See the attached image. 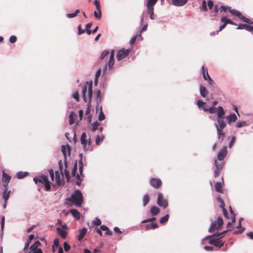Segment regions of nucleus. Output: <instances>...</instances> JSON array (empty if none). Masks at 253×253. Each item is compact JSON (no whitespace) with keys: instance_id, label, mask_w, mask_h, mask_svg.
Masks as SVG:
<instances>
[{"instance_id":"1","label":"nucleus","mask_w":253,"mask_h":253,"mask_svg":"<svg viewBox=\"0 0 253 253\" xmlns=\"http://www.w3.org/2000/svg\"><path fill=\"white\" fill-rule=\"evenodd\" d=\"M225 119V111L220 110V112L217 114L216 117L217 123L214 124L217 131V137L218 139L220 140V142L223 140L225 136V133L223 132L222 131V129L225 128L226 126Z\"/></svg>"},{"instance_id":"2","label":"nucleus","mask_w":253,"mask_h":253,"mask_svg":"<svg viewBox=\"0 0 253 253\" xmlns=\"http://www.w3.org/2000/svg\"><path fill=\"white\" fill-rule=\"evenodd\" d=\"M82 96L85 102H87L89 106L90 105V101L92 95V82H87L86 84L82 86Z\"/></svg>"},{"instance_id":"3","label":"nucleus","mask_w":253,"mask_h":253,"mask_svg":"<svg viewBox=\"0 0 253 253\" xmlns=\"http://www.w3.org/2000/svg\"><path fill=\"white\" fill-rule=\"evenodd\" d=\"M67 202H71L76 206L80 207L84 201L82 193L79 190H75L71 196L67 199Z\"/></svg>"},{"instance_id":"4","label":"nucleus","mask_w":253,"mask_h":253,"mask_svg":"<svg viewBox=\"0 0 253 253\" xmlns=\"http://www.w3.org/2000/svg\"><path fill=\"white\" fill-rule=\"evenodd\" d=\"M33 180L36 184H37L38 182L43 184L46 191L49 190L51 188L50 182L48 181L47 176L42 175L35 177L33 178Z\"/></svg>"},{"instance_id":"5","label":"nucleus","mask_w":253,"mask_h":253,"mask_svg":"<svg viewBox=\"0 0 253 253\" xmlns=\"http://www.w3.org/2000/svg\"><path fill=\"white\" fill-rule=\"evenodd\" d=\"M158 0H147L146 4L147 12L148 14L150 15L151 19L154 20L153 17L154 14V6L155 5Z\"/></svg>"},{"instance_id":"6","label":"nucleus","mask_w":253,"mask_h":253,"mask_svg":"<svg viewBox=\"0 0 253 253\" xmlns=\"http://www.w3.org/2000/svg\"><path fill=\"white\" fill-rule=\"evenodd\" d=\"M223 224V220L221 217H218L217 220H214L211 223L209 229L210 232H213L215 229L220 228Z\"/></svg>"},{"instance_id":"7","label":"nucleus","mask_w":253,"mask_h":253,"mask_svg":"<svg viewBox=\"0 0 253 253\" xmlns=\"http://www.w3.org/2000/svg\"><path fill=\"white\" fill-rule=\"evenodd\" d=\"M157 204L160 207H163L164 209H166L168 206V200L166 199H164L163 195L161 193L158 194Z\"/></svg>"},{"instance_id":"8","label":"nucleus","mask_w":253,"mask_h":253,"mask_svg":"<svg viewBox=\"0 0 253 253\" xmlns=\"http://www.w3.org/2000/svg\"><path fill=\"white\" fill-rule=\"evenodd\" d=\"M114 56H115V52L114 50H112L111 52V53L110 54V58H109V60L108 61V64L105 65V66L103 69V72L104 74L106 72L107 69V65L108 66V68L109 69H112V68L114 65V62H115Z\"/></svg>"},{"instance_id":"9","label":"nucleus","mask_w":253,"mask_h":253,"mask_svg":"<svg viewBox=\"0 0 253 253\" xmlns=\"http://www.w3.org/2000/svg\"><path fill=\"white\" fill-rule=\"evenodd\" d=\"M130 51L129 49H125L124 48L119 50L116 56L117 60L120 61L126 58L129 54Z\"/></svg>"},{"instance_id":"10","label":"nucleus","mask_w":253,"mask_h":253,"mask_svg":"<svg viewBox=\"0 0 253 253\" xmlns=\"http://www.w3.org/2000/svg\"><path fill=\"white\" fill-rule=\"evenodd\" d=\"M203 109L205 112H208L209 113L211 114H214L215 113H218L220 112V110L224 111L223 107L221 106H219L218 107H204L203 108Z\"/></svg>"},{"instance_id":"11","label":"nucleus","mask_w":253,"mask_h":253,"mask_svg":"<svg viewBox=\"0 0 253 253\" xmlns=\"http://www.w3.org/2000/svg\"><path fill=\"white\" fill-rule=\"evenodd\" d=\"M227 154V147L224 146L217 154V158L219 161H222Z\"/></svg>"},{"instance_id":"12","label":"nucleus","mask_w":253,"mask_h":253,"mask_svg":"<svg viewBox=\"0 0 253 253\" xmlns=\"http://www.w3.org/2000/svg\"><path fill=\"white\" fill-rule=\"evenodd\" d=\"M77 171V166L76 165H75L74 168L72 169V175L73 177H75L77 179V181L76 182V184L78 185V186H80L82 183V181L83 179L81 178L80 176L78 173H77L76 174Z\"/></svg>"},{"instance_id":"13","label":"nucleus","mask_w":253,"mask_h":253,"mask_svg":"<svg viewBox=\"0 0 253 253\" xmlns=\"http://www.w3.org/2000/svg\"><path fill=\"white\" fill-rule=\"evenodd\" d=\"M214 165L216 167V169L214 171V177H216L218 175L219 171L221 170L223 167V162H218L216 160L214 161Z\"/></svg>"},{"instance_id":"14","label":"nucleus","mask_w":253,"mask_h":253,"mask_svg":"<svg viewBox=\"0 0 253 253\" xmlns=\"http://www.w3.org/2000/svg\"><path fill=\"white\" fill-rule=\"evenodd\" d=\"M150 184L155 188H158L161 185L162 181L159 178H152L150 180Z\"/></svg>"},{"instance_id":"15","label":"nucleus","mask_w":253,"mask_h":253,"mask_svg":"<svg viewBox=\"0 0 253 253\" xmlns=\"http://www.w3.org/2000/svg\"><path fill=\"white\" fill-rule=\"evenodd\" d=\"M11 176L7 175L4 171L2 172V184L4 188H7V186L10 180Z\"/></svg>"},{"instance_id":"16","label":"nucleus","mask_w":253,"mask_h":253,"mask_svg":"<svg viewBox=\"0 0 253 253\" xmlns=\"http://www.w3.org/2000/svg\"><path fill=\"white\" fill-rule=\"evenodd\" d=\"M209 243L219 248L222 247L224 244L222 241H218L214 238L211 239L209 241Z\"/></svg>"},{"instance_id":"17","label":"nucleus","mask_w":253,"mask_h":253,"mask_svg":"<svg viewBox=\"0 0 253 253\" xmlns=\"http://www.w3.org/2000/svg\"><path fill=\"white\" fill-rule=\"evenodd\" d=\"M237 29H245L249 32H253V26L248 25L246 24H240Z\"/></svg>"},{"instance_id":"18","label":"nucleus","mask_w":253,"mask_h":253,"mask_svg":"<svg viewBox=\"0 0 253 253\" xmlns=\"http://www.w3.org/2000/svg\"><path fill=\"white\" fill-rule=\"evenodd\" d=\"M229 209H230V212L231 214L232 223L231 222H228L227 224V227L228 228V230H230L232 228V223L235 222V221H236L235 215V214L233 213V211H232V210L231 209V207H230Z\"/></svg>"},{"instance_id":"19","label":"nucleus","mask_w":253,"mask_h":253,"mask_svg":"<svg viewBox=\"0 0 253 253\" xmlns=\"http://www.w3.org/2000/svg\"><path fill=\"white\" fill-rule=\"evenodd\" d=\"M225 118L227 120V123L229 124L232 122H235L237 119V117L236 114L234 113L230 114V115L225 117Z\"/></svg>"},{"instance_id":"20","label":"nucleus","mask_w":253,"mask_h":253,"mask_svg":"<svg viewBox=\"0 0 253 253\" xmlns=\"http://www.w3.org/2000/svg\"><path fill=\"white\" fill-rule=\"evenodd\" d=\"M187 2V0H172V3L176 6H182Z\"/></svg>"},{"instance_id":"21","label":"nucleus","mask_w":253,"mask_h":253,"mask_svg":"<svg viewBox=\"0 0 253 253\" xmlns=\"http://www.w3.org/2000/svg\"><path fill=\"white\" fill-rule=\"evenodd\" d=\"M61 150L65 158H66L67 154H69L70 152V148L69 145H62Z\"/></svg>"},{"instance_id":"22","label":"nucleus","mask_w":253,"mask_h":253,"mask_svg":"<svg viewBox=\"0 0 253 253\" xmlns=\"http://www.w3.org/2000/svg\"><path fill=\"white\" fill-rule=\"evenodd\" d=\"M150 212L152 215L155 216L159 213L160 212V209L158 207L154 206L151 207Z\"/></svg>"},{"instance_id":"23","label":"nucleus","mask_w":253,"mask_h":253,"mask_svg":"<svg viewBox=\"0 0 253 253\" xmlns=\"http://www.w3.org/2000/svg\"><path fill=\"white\" fill-rule=\"evenodd\" d=\"M87 229L85 227L83 228L82 229L79 230V235L78 236V240L81 241L85 235L87 233Z\"/></svg>"},{"instance_id":"24","label":"nucleus","mask_w":253,"mask_h":253,"mask_svg":"<svg viewBox=\"0 0 253 253\" xmlns=\"http://www.w3.org/2000/svg\"><path fill=\"white\" fill-rule=\"evenodd\" d=\"M57 232L58 234L63 238H65L67 233L66 231L64 230L62 228L60 227H57L56 228Z\"/></svg>"},{"instance_id":"25","label":"nucleus","mask_w":253,"mask_h":253,"mask_svg":"<svg viewBox=\"0 0 253 253\" xmlns=\"http://www.w3.org/2000/svg\"><path fill=\"white\" fill-rule=\"evenodd\" d=\"M214 188L216 192L220 193H223L222 184L221 182H216L215 184Z\"/></svg>"},{"instance_id":"26","label":"nucleus","mask_w":253,"mask_h":253,"mask_svg":"<svg viewBox=\"0 0 253 253\" xmlns=\"http://www.w3.org/2000/svg\"><path fill=\"white\" fill-rule=\"evenodd\" d=\"M70 212L71 213L72 215L77 219H79L80 218V213L76 209H71L70 210Z\"/></svg>"},{"instance_id":"27","label":"nucleus","mask_w":253,"mask_h":253,"mask_svg":"<svg viewBox=\"0 0 253 253\" xmlns=\"http://www.w3.org/2000/svg\"><path fill=\"white\" fill-rule=\"evenodd\" d=\"M9 193L10 191H7V188H4L2 193V198L5 203H7V201L9 198Z\"/></svg>"},{"instance_id":"28","label":"nucleus","mask_w":253,"mask_h":253,"mask_svg":"<svg viewBox=\"0 0 253 253\" xmlns=\"http://www.w3.org/2000/svg\"><path fill=\"white\" fill-rule=\"evenodd\" d=\"M81 142L83 145L85 147L87 144V139H86V134L85 132H83L81 137Z\"/></svg>"},{"instance_id":"29","label":"nucleus","mask_w":253,"mask_h":253,"mask_svg":"<svg viewBox=\"0 0 253 253\" xmlns=\"http://www.w3.org/2000/svg\"><path fill=\"white\" fill-rule=\"evenodd\" d=\"M200 92L201 96L205 98L208 93V91L204 86L201 85L200 87Z\"/></svg>"},{"instance_id":"30","label":"nucleus","mask_w":253,"mask_h":253,"mask_svg":"<svg viewBox=\"0 0 253 253\" xmlns=\"http://www.w3.org/2000/svg\"><path fill=\"white\" fill-rule=\"evenodd\" d=\"M248 126V124L246 121H238L236 124L235 126L237 128H240L244 126Z\"/></svg>"},{"instance_id":"31","label":"nucleus","mask_w":253,"mask_h":253,"mask_svg":"<svg viewBox=\"0 0 253 253\" xmlns=\"http://www.w3.org/2000/svg\"><path fill=\"white\" fill-rule=\"evenodd\" d=\"M202 74L203 78L205 80L207 81L208 79H210V76H209L208 70L204 68V66H202Z\"/></svg>"},{"instance_id":"32","label":"nucleus","mask_w":253,"mask_h":253,"mask_svg":"<svg viewBox=\"0 0 253 253\" xmlns=\"http://www.w3.org/2000/svg\"><path fill=\"white\" fill-rule=\"evenodd\" d=\"M28 174L29 173L27 171H19L16 173V176L18 179H22L27 176Z\"/></svg>"},{"instance_id":"33","label":"nucleus","mask_w":253,"mask_h":253,"mask_svg":"<svg viewBox=\"0 0 253 253\" xmlns=\"http://www.w3.org/2000/svg\"><path fill=\"white\" fill-rule=\"evenodd\" d=\"M40 244V242L39 241H37L34 244L32 245L30 248L31 251L34 253L35 252L37 251L38 245Z\"/></svg>"},{"instance_id":"34","label":"nucleus","mask_w":253,"mask_h":253,"mask_svg":"<svg viewBox=\"0 0 253 253\" xmlns=\"http://www.w3.org/2000/svg\"><path fill=\"white\" fill-rule=\"evenodd\" d=\"M55 180L57 184H60L61 182V176L58 171H55Z\"/></svg>"},{"instance_id":"35","label":"nucleus","mask_w":253,"mask_h":253,"mask_svg":"<svg viewBox=\"0 0 253 253\" xmlns=\"http://www.w3.org/2000/svg\"><path fill=\"white\" fill-rule=\"evenodd\" d=\"M76 116V114L74 112L72 111L70 113L69 115V124L70 125L74 123Z\"/></svg>"},{"instance_id":"36","label":"nucleus","mask_w":253,"mask_h":253,"mask_svg":"<svg viewBox=\"0 0 253 253\" xmlns=\"http://www.w3.org/2000/svg\"><path fill=\"white\" fill-rule=\"evenodd\" d=\"M150 201V197L148 194H145L142 198V205L146 206Z\"/></svg>"},{"instance_id":"37","label":"nucleus","mask_w":253,"mask_h":253,"mask_svg":"<svg viewBox=\"0 0 253 253\" xmlns=\"http://www.w3.org/2000/svg\"><path fill=\"white\" fill-rule=\"evenodd\" d=\"M100 229L103 231H106V234L107 235H110L112 233V232L110 231L109 228L106 225H101L100 226Z\"/></svg>"},{"instance_id":"38","label":"nucleus","mask_w":253,"mask_h":253,"mask_svg":"<svg viewBox=\"0 0 253 253\" xmlns=\"http://www.w3.org/2000/svg\"><path fill=\"white\" fill-rule=\"evenodd\" d=\"M220 20H221V22H224L225 24H232V25H236L234 22L232 21L230 19H226L224 17H222L220 18Z\"/></svg>"},{"instance_id":"39","label":"nucleus","mask_w":253,"mask_h":253,"mask_svg":"<svg viewBox=\"0 0 253 253\" xmlns=\"http://www.w3.org/2000/svg\"><path fill=\"white\" fill-rule=\"evenodd\" d=\"M104 138V135H97L95 137V143L96 145H99L101 142H102Z\"/></svg>"},{"instance_id":"40","label":"nucleus","mask_w":253,"mask_h":253,"mask_svg":"<svg viewBox=\"0 0 253 253\" xmlns=\"http://www.w3.org/2000/svg\"><path fill=\"white\" fill-rule=\"evenodd\" d=\"M217 200L219 201V202L220 204V207L223 209V211L224 213V215L225 217H227V212L226 211L224 207V202L223 201L220 199V198H217Z\"/></svg>"},{"instance_id":"41","label":"nucleus","mask_w":253,"mask_h":253,"mask_svg":"<svg viewBox=\"0 0 253 253\" xmlns=\"http://www.w3.org/2000/svg\"><path fill=\"white\" fill-rule=\"evenodd\" d=\"M100 125V123L98 121H95L91 124L92 130L95 131L98 128V126Z\"/></svg>"},{"instance_id":"42","label":"nucleus","mask_w":253,"mask_h":253,"mask_svg":"<svg viewBox=\"0 0 253 253\" xmlns=\"http://www.w3.org/2000/svg\"><path fill=\"white\" fill-rule=\"evenodd\" d=\"M169 218V215L168 214H167L164 216L162 217L160 219V222L162 224H164L168 221Z\"/></svg>"},{"instance_id":"43","label":"nucleus","mask_w":253,"mask_h":253,"mask_svg":"<svg viewBox=\"0 0 253 253\" xmlns=\"http://www.w3.org/2000/svg\"><path fill=\"white\" fill-rule=\"evenodd\" d=\"M65 166L66 168L67 167L66 162L65 163ZM63 174H65V177H66L67 180L69 181V179L70 178V175L69 172L67 170L66 168L63 170Z\"/></svg>"},{"instance_id":"44","label":"nucleus","mask_w":253,"mask_h":253,"mask_svg":"<svg viewBox=\"0 0 253 253\" xmlns=\"http://www.w3.org/2000/svg\"><path fill=\"white\" fill-rule=\"evenodd\" d=\"M95 93L96 95V102L100 103L101 101V91L100 90H97Z\"/></svg>"},{"instance_id":"45","label":"nucleus","mask_w":253,"mask_h":253,"mask_svg":"<svg viewBox=\"0 0 253 253\" xmlns=\"http://www.w3.org/2000/svg\"><path fill=\"white\" fill-rule=\"evenodd\" d=\"M94 16L96 18L100 19L101 18L102 13L101 10L99 9V11H94L93 12Z\"/></svg>"},{"instance_id":"46","label":"nucleus","mask_w":253,"mask_h":253,"mask_svg":"<svg viewBox=\"0 0 253 253\" xmlns=\"http://www.w3.org/2000/svg\"><path fill=\"white\" fill-rule=\"evenodd\" d=\"M105 115H104V113L103 112V111L101 110V111H100L99 113L98 120L100 121H102L104 120H105Z\"/></svg>"},{"instance_id":"47","label":"nucleus","mask_w":253,"mask_h":253,"mask_svg":"<svg viewBox=\"0 0 253 253\" xmlns=\"http://www.w3.org/2000/svg\"><path fill=\"white\" fill-rule=\"evenodd\" d=\"M207 3L205 0H203L202 1V8L204 11H208V7H207Z\"/></svg>"},{"instance_id":"48","label":"nucleus","mask_w":253,"mask_h":253,"mask_svg":"<svg viewBox=\"0 0 253 253\" xmlns=\"http://www.w3.org/2000/svg\"><path fill=\"white\" fill-rule=\"evenodd\" d=\"M94 4L96 6L97 10L99 11V9H101L100 1L98 0H95L94 1Z\"/></svg>"},{"instance_id":"49","label":"nucleus","mask_w":253,"mask_h":253,"mask_svg":"<svg viewBox=\"0 0 253 253\" xmlns=\"http://www.w3.org/2000/svg\"><path fill=\"white\" fill-rule=\"evenodd\" d=\"M241 20L244 22L249 23V24L253 23V22H252V21L250 19L245 17L244 15H243V16L242 17Z\"/></svg>"},{"instance_id":"50","label":"nucleus","mask_w":253,"mask_h":253,"mask_svg":"<svg viewBox=\"0 0 253 253\" xmlns=\"http://www.w3.org/2000/svg\"><path fill=\"white\" fill-rule=\"evenodd\" d=\"M109 54V51L108 50H105L103 51L100 55V58L101 59H104L106 56Z\"/></svg>"},{"instance_id":"51","label":"nucleus","mask_w":253,"mask_h":253,"mask_svg":"<svg viewBox=\"0 0 253 253\" xmlns=\"http://www.w3.org/2000/svg\"><path fill=\"white\" fill-rule=\"evenodd\" d=\"M156 220V217H152L151 218H147V219H145L143 220H142L141 221V223H146V222H151V221H153L154 220Z\"/></svg>"},{"instance_id":"52","label":"nucleus","mask_w":253,"mask_h":253,"mask_svg":"<svg viewBox=\"0 0 253 253\" xmlns=\"http://www.w3.org/2000/svg\"><path fill=\"white\" fill-rule=\"evenodd\" d=\"M227 232V230H225L221 233H216L214 234V235L217 237V238L219 239L221 238L223 235Z\"/></svg>"},{"instance_id":"53","label":"nucleus","mask_w":253,"mask_h":253,"mask_svg":"<svg viewBox=\"0 0 253 253\" xmlns=\"http://www.w3.org/2000/svg\"><path fill=\"white\" fill-rule=\"evenodd\" d=\"M93 224L96 225H100L101 224V221L100 219L96 217L93 221Z\"/></svg>"},{"instance_id":"54","label":"nucleus","mask_w":253,"mask_h":253,"mask_svg":"<svg viewBox=\"0 0 253 253\" xmlns=\"http://www.w3.org/2000/svg\"><path fill=\"white\" fill-rule=\"evenodd\" d=\"M83 163L82 162V160H81L80 162H79V172H80V174L81 175H82L83 174Z\"/></svg>"},{"instance_id":"55","label":"nucleus","mask_w":253,"mask_h":253,"mask_svg":"<svg viewBox=\"0 0 253 253\" xmlns=\"http://www.w3.org/2000/svg\"><path fill=\"white\" fill-rule=\"evenodd\" d=\"M48 171L51 179L52 181H53L54 178V173L53 170L52 169H49Z\"/></svg>"},{"instance_id":"56","label":"nucleus","mask_w":253,"mask_h":253,"mask_svg":"<svg viewBox=\"0 0 253 253\" xmlns=\"http://www.w3.org/2000/svg\"><path fill=\"white\" fill-rule=\"evenodd\" d=\"M229 8H230V7L228 6H221L219 8V10L220 12H222V11H226L227 10L229 11Z\"/></svg>"},{"instance_id":"57","label":"nucleus","mask_w":253,"mask_h":253,"mask_svg":"<svg viewBox=\"0 0 253 253\" xmlns=\"http://www.w3.org/2000/svg\"><path fill=\"white\" fill-rule=\"evenodd\" d=\"M207 4L210 9H211L213 6V3L211 0H209L207 2Z\"/></svg>"},{"instance_id":"58","label":"nucleus","mask_w":253,"mask_h":253,"mask_svg":"<svg viewBox=\"0 0 253 253\" xmlns=\"http://www.w3.org/2000/svg\"><path fill=\"white\" fill-rule=\"evenodd\" d=\"M73 97L77 101L79 100V96L78 92H74L73 94Z\"/></svg>"},{"instance_id":"59","label":"nucleus","mask_w":253,"mask_h":253,"mask_svg":"<svg viewBox=\"0 0 253 253\" xmlns=\"http://www.w3.org/2000/svg\"><path fill=\"white\" fill-rule=\"evenodd\" d=\"M76 16L75 13H67L66 14V17L68 18H72L74 17H75Z\"/></svg>"},{"instance_id":"60","label":"nucleus","mask_w":253,"mask_h":253,"mask_svg":"<svg viewBox=\"0 0 253 253\" xmlns=\"http://www.w3.org/2000/svg\"><path fill=\"white\" fill-rule=\"evenodd\" d=\"M17 40L16 37L15 36H11L9 38V41L11 43H14L16 42Z\"/></svg>"},{"instance_id":"61","label":"nucleus","mask_w":253,"mask_h":253,"mask_svg":"<svg viewBox=\"0 0 253 253\" xmlns=\"http://www.w3.org/2000/svg\"><path fill=\"white\" fill-rule=\"evenodd\" d=\"M235 137L234 136L232 137V139H231V141H230L229 145H228L229 148H231L232 147L233 145L235 143Z\"/></svg>"},{"instance_id":"62","label":"nucleus","mask_w":253,"mask_h":253,"mask_svg":"<svg viewBox=\"0 0 253 253\" xmlns=\"http://www.w3.org/2000/svg\"><path fill=\"white\" fill-rule=\"evenodd\" d=\"M70 246L67 244V242H64V250L66 251V252H67L69 251V250L70 249Z\"/></svg>"},{"instance_id":"63","label":"nucleus","mask_w":253,"mask_h":253,"mask_svg":"<svg viewBox=\"0 0 253 253\" xmlns=\"http://www.w3.org/2000/svg\"><path fill=\"white\" fill-rule=\"evenodd\" d=\"M234 16L238 17L241 20L243 15L240 11L236 10Z\"/></svg>"},{"instance_id":"64","label":"nucleus","mask_w":253,"mask_h":253,"mask_svg":"<svg viewBox=\"0 0 253 253\" xmlns=\"http://www.w3.org/2000/svg\"><path fill=\"white\" fill-rule=\"evenodd\" d=\"M84 33V30H83L82 29V27H81V25H80L78 26V34L79 35H81L83 33Z\"/></svg>"}]
</instances>
